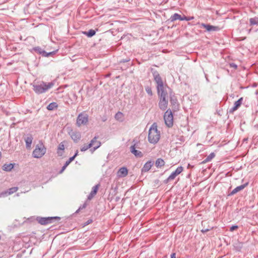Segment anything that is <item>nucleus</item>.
<instances>
[{
    "mask_svg": "<svg viewBox=\"0 0 258 258\" xmlns=\"http://www.w3.org/2000/svg\"><path fill=\"white\" fill-rule=\"evenodd\" d=\"M160 138V132L157 130V125L153 123L150 127L148 134V141L153 144H156Z\"/></svg>",
    "mask_w": 258,
    "mask_h": 258,
    "instance_id": "1",
    "label": "nucleus"
},
{
    "mask_svg": "<svg viewBox=\"0 0 258 258\" xmlns=\"http://www.w3.org/2000/svg\"><path fill=\"white\" fill-rule=\"evenodd\" d=\"M54 85L53 82L46 83L42 81L40 84H33V91L37 94H41L46 92L48 90L51 88Z\"/></svg>",
    "mask_w": 258,
    "mask_h": 258,
    "instance_id": "2",
    "label": "nucleus"
},
{
    "mask_svg": "<svg viewBox=\"0 0 258 258\" xmlns=\"http://www.w3.org/2000/svg\"><path fill=\"white\" fill-rule=\"evenodd\" d=\"M98 138V136L94 137L88 145H84L81 148V151L85 152L89 148H91L90 151H91L92 152L95 151L96 149L99 148L101 145V142L97 140Z\"/></svg>",
    "mask_w": 258,
    "mask_h": 258,
    "instance_id": "3",
    "label": "nucleus"
},
{
    "mask_svg": "<svg viewBox=\"0 0 258 258\" xmlns=\"http://www.w3.org/2000/svg\"><path fill=\"white\" fill-rule=\"evenodd\" d=\"M152 74L154 78V81L156 83V87L157 91H161V89L165 88H168L167 85L164 84L163 81L161 77L160 74L157 71H154L152 72Z\"/></svg>",
    "mask_w": 258,
    "mask_h": 258,
    "instance_id": "4",
    "label": "nucleus"
},
{
    "mask_svg": "<svg viewBox=\"0 0 258 258\" xmlns=\"http://www.w3.org/2000/svg\"><path fill=\"white\" fill-rule=\"evenodd\" d=\"M132 143L133 145L130 147V152L137 158H141L143 156V154L142 152L136 150V148H139L140 142L136 139H133Z\"/></svg>",
    "mask_w": 258,
    "mask_h": 258,
    "instance_id": "5",
    "label": "nucleus"
},
{
    "mask_svg": "<svg viewBox=\"0 0 258 258\" xmlns=\"http://www.w3.org/2000/svg\"><path fill=\"white\" fill-rule=\"evenodd\" d=\"M46 150V148L42 144L40 146L37 145L33 151L32 155L35 158H40L45 154Z\"/></svg>",
    "mask_w": 258,
    "mask_h": 258,
    "instance_id": "6",
    "label": "nucleus"
},
{
    "mask_svg": "<svg viewBox=\"0 0 258 258\" xmlns=\"http://www.w3.org/2000/svg\"><path fill=\"white\" fill-rule=\"evenodd\" d=\"M164 119L165 124L168 127H171L173 124V116L171 110L169 109L166 110L164 115Z\"/></svg>",
    "mask_w": 258,
    "mask_h": 258,
    "instance_id": "7",
    "label": "nucleus"
},
{
    "mask_svg": "<svg viewBox=\"0 0 258 258\" xmlns=\"http://www.w3.org/2000/svg\"><path fill=\"white\" fill-rule=\"evenodd\" d=\"M60 218L59 217H37V221L41 225H45L47 224L51 223L55 220H59Z\"/></svg>",
    "mask_w": 258,
    "mask_h": 258,
    "instance_id": "8",
    "label": "nucleus"
},
{
    "mask_svg": "<svg viewBox=\"0 0 258 258\" xmlns=\"http://www.w3.org/2000/svg\"><path fill=\"white\" fill-rule=\"evenodd\" d=\"M88 122V115L82 113H80L77 118L76 124L80 127L82 125H85Z\"/></svg>",
    "mask_w": 258,
    "mask_h": 258,
    "instance_id": "9",
    "label": "nucleus"
},
{
    "mask_svg": "<svg viewBox=\"0 0 258 258\" xmlns=\"http://www.w3.org/2000/svg\"><path fill=\"white\" fill-rule=\"evenodd\" d=\"M201 27L205 28L208 32L218 31L220 30V28L218 26H212L210 24H206L205 23H202L201 24Z\"/></svg>",
    "mask_w": 258,
    "mask_h": 258,
    "instance_id": "10",
    "label": "nucleus"
},
{
    "mask_svg": "<svg viewBox=\"0 0 258 258\" xmlns=\"http://www.w3.org/2000/svg\"><path fill=\"white\" fill-rule=\"evenodd\" d=\"M183 171V167L180 166H178L176 170L172 172L168 176V179H174L176 176L179 174Z\"/></svg>",
    "mask_w": 258,
    "mask_h": 258,
    "instance_id": "11",
    "label": "nucleus"
},
{
    "mask_svg": "<svg viewBox=\"0 0 258 258\" xmlns=\"http://www.w3.org/2000/svg\"><path fill=\"white\" fill-rule=\"evenodd\" d=\"M99 186L100 184H97L92 187L91 191L88 196V200H91L96 195Z\"/></svg>",
    "mask_w": 258,
    "mask_h": 258,
    "instance_id": "12",
    "label": "nucleus"
},
{
    "mask_svg": "<svg viewBox=\"0 0 258 258\" xmlns=\"http://www.w3.org/2000/svg\"><path fill=\"white\" fill-rule=\"evenodd\" d=\"M248 184V182H246L243 184L237 186L236 188L233 189L231 192L229 194V196H232L238 192V191L243 189Z\"/></svg>",
    "mask_w": 258,
    "mask_h": 258,
    "instance_id": "13",
    "label": "nucleus"
},
{
    "mask_svg": "<svg viewBox=\"0 0 258 258\" xmlns=\"http://www.w3.org/2000/svg\"><path fill=\"white\" fill-rule=\"evenodd\" d=\"M72 139L75 142L77 143L81 139V135L80 132H73L70 133Z\"/></svg>",
    "mask_w": 258,
    "mask_h": 258,
    "instance_id": "14",
    "label": "nucleus"
},
{
    "mask_svg": "<svg viewBox=\"0 0 258 258\" xmlns=\"http://www.w3.org/2000/svg\"><path fill=\"white\" fill-rule=\"evenodd\" d=\"M153 162L150 160L147 161L143 166V168L141 169L142 172H146L148 171L153 165Z\"/></svg>",
    "mask_w": 258,
    "mask_h": 258,
    "instance_id": "15",
    "label": "nucleus"
},
{
    "mask_svg": "<svg viewBox=\"0 0 258 258\" xmlns=\"http://www.w3.org/2000/svg\"><path fill=\"white\" fill-rule=\"evenodd\" d=\"M170 102L171 104L175 108L178 107V104L176 97L174 94H172L171 92H169Z\"/></svg>",
    "mask_w": 258,
    "mask_h": 258,
    "instance_id": "16",
    "label": "nucleus"
},
{
    "mask_svg": "<svg viewBox=\"0 0 258 258\" xmlns=\"http://www.w3.org/2000/svg\"><path fill=\"white\" fill-rule=\"evenodd\" d=\"M128 173V170L126 167H122L119 168L117 174L119 177H123L126 176Z\"/></svg>",
    "mask_w": 258,
    "mask_h": 258,
    "instance_id": "17",
    "label": "nucleus"
},
{
    "mask_svg": "<svg viewBox=\"0 0 258 258\" xmlns=\"http://www.w3.org/2000/svg\"><path fill=\"white\" fill-rule=\"evenodd\" d=\"M168 101H164L159 100L158 105L159 108L162 110H165L168 106Z\"/></svg>",
    "mask_w": 258,
    "mask_h": 258,
    "instance_id": "18",
    "label": "nucleus"
},
{
    "mask_svg": "<svg viewBox=\"0 0 258 258\" xmlns=\"http://www.w3.org/2000/svg\"><path fill=\"white\" fill-rule=\"evenodd\" d=\"M64 150V145L62 142H61L58 147L57 150V154L58 156H61L63 154V152Z\"/></svg>",
    "mask_w": 258,
    "mask_h": 258,
    "instance_id": "19",
    "label": "nucleus"
},
{
    "mask_svg": "<svg viewBox=\"0 0 258 258\" xmlns=\"http://www.w3.org/2000/svg\"><path fill=\"white\" fill-rule=\"evenodd\" d=\"M33 137L31 135H29L25 139L26 143V147L27 148H30L32 143Z\"/></svg>",
    "mask_w": 258,
    "mask_h": 258,
    "instance_id": "20",
    "label": "nucleus"
},
{
    "mask_svg": "<svg viewBox=\"0 0 258 258\" xmlns=\"http://www.w3.org/2000/svg\"><path fill=\"white\" fill-rule=\"evenodd\" d=\"M14 165L15 164L13 163L4 164L3 166V169L6 171H11L14 168Z\"/></svg>",
    "mask_w": 258,
    "mask_h": 258,
    "instance_id": "21",
    "label": "nucleus"
},
{
    "mask_svg": "<svg viewBox=\"0 0 258 258\" xmlns=\"http://www.w3.org/2000/svg\"><path fill=\"white\" fill-rule=\"evenodd\" d=\"M215 156V154L214 152H212L205 159H204L202 162L201 164H205L207 162L211 161Z\"/></svg>",
    "mask_w": 258,
    "mask_h": 258,
    "instance_id": "22",
    "label": "nucleus"
},
{
    "mask_svg": "<svg viewBox=\"0 0 258 258\" xmlns=\"http://www.w3.org/2000/svg\"><path fill=\"white\" fill-rule=\"evenodd\" d=\"M182 16L177 13H175L173 15H172L169 20L171 22H174L177 20H179L181 21Z\"/></svg>",
    "mask_w": 258,
    "mask_h": 258,
    "instance_id": "23",
    "label": "nucleus"
},
{
    "mask_svg": "<svg viewBox=\"0 0 258 258\" xmlns=\"http://www.w3.org/2000/svg\"><path fill=\"white\" fill-rule=\"evenodd\" d=\"M233 246L235 250L237 251H240L243 247V243L237 241L234 244Z\"/></svg>",
    "mask_w": 258,
    "mask_h": 258,
    "instance_id": "24",
    "label": "nucleus"
},
{
    "mask_svg": "<svg viewBox=\"0 0 258 258\" xmlns=\"http://www.w3.org/2000/svg\"><path fill=\"white\" fill-rule=\"evenodd\" d=\"M167 89L170 90V92H171L170 88L168 87V88H165L161 89V91L160 90V91H157L158 96L163 95H168Z\"/></svg>",
    "mask_w": 258,
    "mask_h": 258,
    "instance_id": "25",
    "label": "nucleus"
},
{
    "mask_svg": "<svg viewBox=\"0 0 258 258\" xmlns=\"http://www.w3.org/2000/svg\"><path fill=\"white\" fill-rule=\"evenodd\" d=\"M83 33L88 37H92L96 34V31L93 29H90L88 31L83 32Z\"/></svg>",
    "mask_w": 258,
    "mask_h": 258,
    "instance_id": "26",
    "label": "nucleus"
},
{
    "mask_svg": "<svg viewBox=\"0 0 258 258\" xmlns=\"http://www.w3.org/2000/svg\"><path fill=\"white\" fill-rule=\"evenodd\" d=\"M165 164L164 161L161 158H158L155 162V165L157 168L161 167Z\"/></svg>",
    "mask_w": 258,
    "mask_h": 258,
    "instance_id": "27",
    "label": "nucleus"
},
{
    "mask_svg": "<svg viewBox=\"0 0 258 258\" xmlns=\"http://www.w3.org/2000/svg\"><path fill=\"white\" fill-rule=\"evenodd\" d=\"M58 105L57 104V103L56 102H51L50 103H49L46 108L48 110H54V109L56 108L57 107Z\"/></svg>",
    "mask_w": 258,
    "mask_h": 258,
    "instance_id": "28",
    "label": "nucleus"
},
{
    "mask_svg": "<svg viewBox=\"0 0 258 258\" xmlns=\"http://www.w3.org/2000/svg\"><path fill=\"white\" fill-rule=\"evenodd\" d=\"M242 101H243V98L241 97L238 100L235 101L234 104L235 107L237 108V109H238L240 107V106L241 105V104L242 103Z\"/></svg>",
    "mask_w": 258,
    "mask_h": 258,
    "instance_id": "29",
    "label": "nucleus"
},
{
    "mask_svg": "<svg viewBox=\"0 0 258 258\" xmlns=\"http://www.w3.org/2000/svg\"><path fill=\"white\" fill-rule=\"evenodd\" d=\"M250 25H258V18L256 17L250 18L249 19Z\"/></svg>",
    "mask_w": 258,
    "mask_h": 258,
    "instance_id": "30",
    "label": "nucleus"
},
{
    "mask_svg": "<svg viewBox=\"0 0 258 258\" xmlns=\"http://www.w3.org/2000/svg\"><path fill=\"white\" fill-rule=\"evenodd\" d=\"M18 190V187H13L11 188H10L8 190H7L8 194L9 195H10L15 192H16Z\"/></svg>",
    "mask_w": 258,
    "mask_h": 258,
    "instance_id": "31",
    "label": "nucleus"
},
{
    "mask_svg": "<svg viewBox=\"0 0 258 258\" xmlns=\"http://www.w3.org/2000/svg\"><path fill=\"white\" fill-rule=\"evenodd\" d=\"M145 90L147 92V93L150 95V96H152L153 95V93H152V89H151V88L149 86H147L145 87Z\"/></svg>",
    "mask_w": 258,
    "mask_h": 258,
    "instance_id": "32",
    "label": "nucleus"
},
{
    "mask_svg": "<svg viewBox=\"0 0 258 258\" xmlns=\"http://www.w3.org/2000/svg\"><path fill=\"white\" fill-rule=\"evenodd\" d=\"M69 164H70V163L69 162H68L67 161H66V163H64V165L61 168V170L59 171V173H60V174L62 173L63 172V171L66 169L67 167Z\"/></svg>",
    "mask_w": 258,
    "mask_h": 258,
    "instance_id": "33",
    "label": "nucleus"
},
{
    "mask_svg": "<svg viewBox=\"0 0 258 258\" xmlns=\"http://www.w3.org/2000/svg\"><path fill=\"white\" fill-rule=\"evenodd\" d=\"M159 100H163L164 101H168V95H163L159 96Z\"/></svg>",
    "mask_w": 258,
    "mask_h": 258,
    "instance_id": "34",
    "label": "nucleus"
},
{
    "mask_svg": "<svg viewBox=\"0 0 258 258\" xmlns=\"http://www.w3.org/2000/svg\"><path fill=\"white\" fill-rule=\"evenodd\" d=\"M194 19V17H186L185 16H183L182 17L181 21L185 20V21H190Z\"/></svg>",
    "mask_w": 258,
    "mask_h": 258,
    "instance_id": "35",
    "label": "nucleus"
},
{
    "mask_svg": "<svg viewBox=\"0 0 258 258\" xmlns=\"http://www.w3.org/2000/svg\"><path fill=\"white\" fill-rule=\"evenodd\" d=\"M34 50L38 53L41 54L43 49L40 47H36L34 48Z\"/></svg>",
    "mask_w": 258,
    "mask_h": 258,
    "instance_id": "36",
    "label": "nucleus"
},
{
    "mask_svg": "<svg viewBox=\"0 0 258 258\" xmlns=\"http://www.w3.org/2000/svg\"><path fill=\"white\" fill-rule=\"evenodd\" d=\"M131 60V59L130 58H126L125 59H120L118 62L119 63H125V62H129Z\"/></svg>",
    "mask_w": 258,
    "mask_h": 258,
    "instance_id": "37",
    "label": "nucleus"
},
{
    "mask_svg": "<svg viewBox=\"0 0 258 258\" xmlns=\"http://www.w3.org/2000/svg\"><path fill=\"white\" fill-rule=\"evenodd\" d=\"M9 196L7 190L4 191L0 193V198L5 197Z\"/></svg>",
    "mask_w": 258,
    "mask_h": 258,
    "instance_id": "38",
    "label": "nucleus"
},
{
    "mask_svg": "<svg viewBox=\"0 0 258 258\" xmlns=\"http://www.w3.org/2000/svg\"><path fill=\"white\" fill-rule=\"evenodd\" d=\"M122 116V113L120 112V111H118L117 113H116L115 115V118L116 119H118L119 118H120L121 116Z\"/></svg>",
    "mask_w": 258,
    "mask_h": 258,
    "instance_id": "39",
    "label": "nucleus"
},
{
    "mask_svg": "<svg viewBox=\"0 0 258 258\" xmlns=\"http://www.w3.org/2000/svg\"><path fill=\"white\" fill-rule=\"evenodd\" d=\"M213 228V227H211L210 228H203L201 230V232L203 233H205L208 231H209L210 230L212 229Z\"/></svg>",
    "mask_w": 258,
    "mask_h": 258,
    "instance_id": "40",
    "label": "nucleus"
},
{
    "mask_svg": "<svg viewBox=\"0 0 258 258\" xmlns=\"http://www.w3.org/2000/svg\"><path fill=\"white\" fill-rule=\"evenodd\" d=\"M238 228V226L237 225H232L230 228V231L231 232L233 231L234 230L237 229Z\"/></svg>",
    "mask_w": 258,
    "mask_h": 258,
    "instance_id": "41",
    "label": "nucleus"
},
{
    "mask_svg": "<svg viewBox=\"0 0 258 258\" xmlns=\"http://www.w3.org/2000/svg\"><path fill=\"white\" fill-rule=\"evenodd\" d=\"M237 109V108H235V106L234 105L233 107L229 109V113H233L234 111L236 110Z\"/></svg>",
    "mask_w": 258,
    "mask_h": 258,
    "instance_id": "42",
    "label": "nucleus"
},
{
    "mask_svg": "<svg viewBox=\"0 0 258 258\" xmlns=\"http://www.w3.org/2000/svg\"><path fill=\"white\" fill-rule=\"evenodd\" d=\"M47 53H48V52H46L43 49V50L42 51L41 55L43 56L48 57V54Z\"/></svg>",
    "mask_w": 258,
    "mask_h": 258,
    "instance_id": "43",
    "label": "nucleus"
},
{
    "mask_svg": "<svg viewBox=\"0 0 258 258\" xmlns=\"http://www.w3.org/2000/svg\"><path fill=\"white\" fill-rule=\"evenodd\" d=\"M230 66L231 68H233L234 69H236L237 68V66L235 63H230Z\"/></svg>",
    "mask_w": 258,
    "mask_h": 258,
    "instance_id": "44",
    "label": "nucleus"
},
{
    "mask_svg": "<svg viewBox=\"0 0 258 258\" xmlns=\"http://www.w3.org/2000/svg\"><path fill=\"white\" fill-rule=\"evenodd\" d=\"M86 206H87V205L86 203L84 204L83 205H81L79 207V208L78 209V210H81L82 209H85L86 207Z\"/></svg>",
    "mask_w": 258,
    "mask_h": 258,
    "instance_id": "45",
    "label": "nucleus"
},
{
    "mask_svg": "<svg viewBox=\"0 0 258 258\" xmlns=\"http://www.w3.org/2000/svg\"><path fill=\"white\" fill-rule=\"evenodd\" d=\"M75 157L73 156L69 158V159L67 161L68 162H69L70 164L71 162H72L74 159Z\"/></svg>",
    "mask_w": 258,
    "mask_h": 258,
    "instance_id": "46",
    "label": "nucleus"
},
{
    "mask_svg": "<svg viewBox=\"0 0 258 258\" xmlns=\"http://www.w3.org/2000/svg\"><path fill=\"white\" fill-rule=\"evenodd\" d=\"M55 53V51H51V52H48V56H50V55H53L54 54V53Z\"/></svg>",
    "mask_w": 258,
    "mask_h": 258,
    "instance_id": "47",
    "label": "nucleus"
},
{
    "mask_svg": "<svg viewBox=\"0 0 258 258\" xmlns=\"http://www.w3.org/2000/svg\"><path fill=\"white\" fill-rule=\"evenodd\" d=\"M171 258H176V253H172L171 254Z\"/></svg>",
    "mask_w": 258,
    "mask_h": 258,
    "instance_id": "48",
    "label": "nucleus"
},
{
    "mask_svg": "<svg viewBox=\"0 0 258 258\" xmlns=\"http://www.w3.org/2000/svg\"><path fill=\"white\" fill-rule=\"evenodd\" d=\"M172 179H168V177L164 180L165 183H167L169 181L172 180Z\"/></svg>",
    "mask_w": 258,
    "mask_h": 258,
    "instance_id": "49",
    "label": "nucleus"
},
{
    "mask_svg": "<svg viewBox=\"0 0 258 258\" xmlns=\"http://www.w3.org/2000/svg\"><path fill=\"white\" fill-rule=\"evenodd\" d=\"M78 155V151L77 150L75 153V154L74 155V156L76 158Z\"/></svg>",
    "mask_w": 258,
    "mask_h": 258,
    "instance_id": "50",
    "label": "nucleus"
},
{
    "mask_svg": "<svg viewBox=\"0 0 258 258\" xmlns=\"http://www.w3.org/2000/svg\"><path fill=\"white\" fill-rule=\"evenodd\" d=\"M92 222L91 220H88L86 223V225L90 224Z\"/></svg>",
    "mask_w": 258,
    "mask_h": 258,
    "instance_id": "51",
    "label": "nucleus"
},
{
    "mask_svg": "<svg viewBox=\"0 0 258 258\" xmlns=\"http://www.w3.org/2000/svg\"><path fill=\"white\" fill-rule=\"evenodd\" d=\"M96 145H97V143H94V146H92V147H94V146H96Z\"/></svg>",
    "mask_w": 258,
    "mask_h": 258,
    "instance_id": "52",
    "label": "nucleus"
},
{
    "mask_svg": "<svg viewBox=\"0 0 258 258\" xmlns=\"http://www.w3.org/2000/svg\"><path fill=\"white\" fill-rule=\"evenodd\" d=\"M106 118H103V119H102L103 121H106Z\"/></svg>",
    "mask_w": 258,
    "mask_h": 258,
    "instance_id": "53",
    "label": "nucleus"
},
{
    "mask_svg": "<svg viewBox=\"0 0 258 258\" xmlns=\"http://www.w3.org/2000/svg\"><path fill=\"white\" fill-rule=\"evenodd\" d=\"M79 211H80V210H78H78L76 211V212H75V213H79Z\"/></svg>",
    "mask_w": 258,
    "mask_h": 258,
    "instance_id": "54",
    "label": "nucleus"
}]
</instances>
